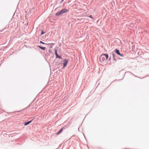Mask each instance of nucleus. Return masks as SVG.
<instances>
[{"label": "nucleus", "instance_id": "6", "mask_svg": "<svg viewBox=\"0 0 149 149\" xmlns=\"http://www.w3.org/2000/svg\"><path fill=\"white\" fill-rule=\"evenodd\" d=\"M38 47L40 49L43 50H45L46 49L45 47H43L39 46H38Z\"/></svg>", "mask_w": 149, "mask_h": 149}, {"label": "nucleus", "instance_id": "13", "mask_svg": "<svg viewBox=\"0 0 149 149\" xmlns=\"http://www.w3.org/2000/svg\"><path fill=\"white\" fill-rule=\"evenodd\" d=\"M113 58L114 59V54H113Z\"/></svg>", "mask_w": 149, "mask_h": 149}, {"label": "nucleus", "instance_id": "10", "mask_svg": "<svg viewBox=\"0 0 149 149\" xmlns=\"http://www.w3.org/2000/svg\"><path fill=\"white\" fill-rule=\"evenodd\" d=\"M57 58H58L60 59L61 58V56H59L57 57Z\"/></svg>", "mask_w": 149, "mask_h": 149}, {"label": "nucleus", "instance_id": "5", "mask_svg": "<svg viewBox=\"0 0 149 149\" xmlns=\"http://www.w3.org/2000/svg\"><path fill=\"white\" fill-rule=\"evenodd\" d=\"M32 122V120L28 121L27 122H26L24 123L25 125H27L30 124Z\"/></svg>", "mask_w": 149, "mask_h": 149}, {"label": "nucleus", "instance_id": "14", "mask_svg": "<svg viewBox=\"0 0 149 149\" xmlns=\"http://www.w3.org/2000/svg\"><path fill=\"white\" fill-rule=\"evenodd\" d=\"M63 0H62L61 1V2H63Z\"/></svg>", "mask_w": 149, "mask_h": 149}, {"label": "nucleus", "instance_id": "1", "mask_svg": "<svg viewBox=\"0 0 149 149\" xmlns=\"http://www.w3.org/2000/svg\"><path fill=\"white\" fill-rule=\"evenodd\" d=\"M105 56L106 59L108 58V55L107 54H102L100 56V61L102 62H104L105 61Z\"/></svg>", "mask_w": 149, "mask_h": 149}, {"label": "nucleus", "instance_id": "8", "mask_svg": "<svg viewBox=\"0 0 149 149\" xmlns=\"http://www.w3.org/2000/svg\"><path fill=\"white\" fill-rule=\"evenodd\" d=\"M63 128H62V129H61L56 134H59L62 131V130H63Z\"/></svg>", "mask_w": 149, "mask_h": 149}, {"label": "nucleus", "instance_id": "2", "mask_svg": "<svg viewBox=\"0 0 149 149\" xmlns=\"http://www.w3.org/2000/svg\"><path fill=\"white\" fill-rule=\"evenodd\" d=\"M68 11V10L67 9H64L62 10L59 12H58L56 13V16H58L59 15H61L63 13H65L66 12Z\"/></svg>", "mask_w": 149, "mask_h": 149}, {"label": "nucleus", "instance_id": "9", "mask_svg": "<svg viewBox=\"0 0 149 149\" xmlns=\"http://www.w3.org/2000/svg\"><path fill=\"white\" fill-rule=\"evenodd\" d=\"M40 43H42V44H45L44 42H42V41H40Z\"/></svg>", "mask_w": 149, "mask_h": 149}, {"label": "nucleus", "instance_id": "3", "mask_svg": "<svg viewBox=\"0 0 149 149\" xmlns=\"http://www.w3.org/2000/svg\"><path fill=\"white\" fill-rule=\"evenodd\" d=\"M64 62L63 63V68L66 66L67 65V64L68 63V60L66 59H65L64 60Z\"/></svg>", "mask_w": 149, "mask_h": 149}, {"label": "nucleus", "instance_id": "7", "mask_svg": "<svg viewBox=\"0 0 149 149\" xmlns=\"http://www.w3.org/2000/svg\"><path fill=\"white\" fill-rule=\"evenodd\" d=\"M55 53L56 56V57L57 58V57L58 56V55L57 53V51L56 49H55Z\"/></svg>", "mask_w": 149, "mask_h": 149}, {"label": "nucleus", "instance_id": "12", "mask_svg": "<svg viewBox=\"0 0 149 149\" xmlns=\"http://www.w3.org/2000/svg\"><path fill=\"white\" fill-rule=\"evenodd\" d=\"M89 17L91 18H93V17H92V15H90L89 16Z\"/></svg>", "mask_w": 149, "mask_h": 149}, {"label": "nucleus", "instance_id": "4", "mask_svg": "<svg viewBox=\"0 0 149 149\" xmlns=\"http://www.w3.org/2000/svg\"><path fill=\"white\" fill-rule=\"evenodd\" d=\"M116 52L117 54L118 55L121 56L123 57V54H121L119 52V51L117 49H116Z\"/></svg>", "mask_w": 149, "mask_h": 149}, {"label": "nucleus", "instance_id": "11", "mask_svg": "<svg viewBox=\"0 0 149 149\" xmlns=\"http://www.w3.org/2000/svg\"><path fill=\"white\" fill-rule=\"evenodd\" d=\"M45 32H44L43 31H42L41 32V35H42L44 34Z\"/></svg>", "mask_w": 149, "mask_h": 149}, {"label": "nucleus", "instance_id": "15", "mask_svg": "<svg viewBox=\"0 0 149 149\" xmlns=\"http://www.w3.org/2000/svg\"><path fill=\"white\" fill-rule=\"evenodd\" d=\"M46 45H48V44H46ZM48 45H49V44H48Z\"/></svg>", "mask_w": 149, "mask_h": 149}]
</instances>
